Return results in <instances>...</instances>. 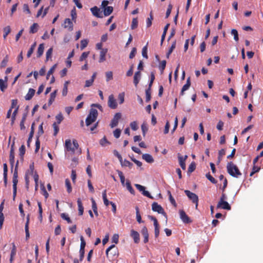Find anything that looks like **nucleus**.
<instances>
[{"mask_svg":"<svg viewBox=\"0 0 263 263\" xmlns=\"http://www.w3.org/2000/svg\"><path fill=\"white\" fill-rule=\"evenodd\" d=\"M227 170L228 173L233 177L238 178L241 175L238 167L232 162H229L227 163Z\"/></svg>","mask_w":263,"mask_h":263,"instance_id":"1","label":"nucleus"},{"mask_svg":"<svg viewBox=\"0 0 263 263\" xmlns=\"http://www.w3.org/2000/svg\"><path fill=\"white\" fill-rule=\"evenodd\" d=\"M98 111L96 109L91 108L88 115L86 119V125L89 126L93 122H95L98 117Z\"/></svg>","mask_w":263,"mask_h":263,"instance_id":"2","label":"nucleus"},{"mask_svg":"<svg viewBox=\"0 0 263 263\" xmlns=\"http://www.w3.org/2000/svg\"><path fill=\"white\" fill-rule=\"evenodd\" d=\"M78 147L79 144L76 140H73L72 144L70 139H67L65 141V148L67 151L71 152L72 153H74Z\"/></svg>","mask_w":263,"mask_h":263,"instance_id":"3","label":"nucleus"},{"mask_svg":"<svg viewBox=\"0 0 263 263\" xmlns=\"http://www.w3.org/2000/svg\"><path fill=\"white\" fill-rule=\"evenodd\" d=\"M184 193L188 198L192 201L194 203L196 204V208H197L198 202V197L194 193L191 192L189 190H185Z\"/></svg>","mask_w":263,"mask_h":263,"instance_id":"4","label":"nucleus"},{"mask_svg":"<svg viewBox=\"0 0 263 263\" xmlns=\"http://www.w3.org/2000/svg\"><path fill=\"white\" fill-rule=\"evenodd\" d=\"M152 209L153 211L157 212L160 214H162L166 217V214L164 212V209L160 205L158 204V203L156 202H153L152 205Z\"/></svg>","mask_w":263,"mask_h":263,"instance_id":"5","label":"nucleus"},{"mask_svg":"<svg viewBox=\"0 0 263 263\" xmlns=\"http://www.w3.org/2000/svg\"><path fill=\"white\" fill-rule=\"evenodd\" d=\"M149 219L154 222V226L155 227V236L157 238L159 235V224L157 219L153 216H148Z\"/></svg>","mask_w":263,"mask_h":263,"instance_id":"6","label":"nucleus"},{"mask_svg":"<svg viewBox=\"0 0 263 263\" xmlns=\"http://www.w3.org/2000/svg\"><path fill=\"white\" fill-rule=\"evenodd\" d=\"M107 104L108 107L111 109H114L117 108L118 104L113 95L109 96Z\"/></svg>","mask_w":263,"mask_h":263,"instance_id":"7","label":"nucleus"},{"mask_svg":"<svg viewBox=\"0 0 263 263\" xmlns=\"http://www.w3.org/2000/svg\"><path fill=\"white\" fill-rule=\"evenodd\" d=\"M136 187L140 191L142 192V194L146 196L147 197L151 199H154V197L150 194V193L147 191H145V187L140 184H135Z\"/></svg>","mask_w":263,"mask_h":263,"instance_id":"8","label":"nucleus"},{"mask_svg":"<svg viewBox=\"0 0 263 263\" xmlns=\"http://www.w3.org/2000/svg\"><path fill=\"white\" fill-rule=\"evenodd\" d=\"M121 118V114L120 112L116 113L114 116L113 119L111 120L110 124V126L111 128L117 126L118 124L119 120Z\"/></svg>","mask_w":263,"mask_h":263,"instance_id":"9","label":"nucleus"},{"mask_svg":"<svg viewBox=\"0 0 263 263\" xmlns=\"http://www.w3.org/2000/svg\"><path fill=\"white\" fill-rule=\"evenodd\" d=\"M217 208L226 210H230L231 209V205L226 201H219Z\"/></svg>","mask_w":263,"mask_h":263,"instance_id":"10","label":"nucleus"},{"mask_svg":"<svg viewBox=\"0 0 263 263\" xmlns=\"http://www.w3.org/2000/svg\"><path fill=\"white\" fill-rule=\"evenodd\" d=\"M14 142H13L11 146V149L9 155V161L11 166V168L12 169L13 167L14 163Z\"/></svg>","mask_w":263,"mask_h":263,"instance_id":"11","label":"nucleus"},{"mask_svg":"<svg viewBox=\"0 0 263 263\" xmlns=\"http://www.w3.org/2000/svg\"><path fill=\"white\" fill-rule=\"evenodd\" d=\"M63 27L65 29H67L68 31H71L73 29V25L72 21L70 18H67L64 20Z\"/></svg>","mask_w":263,"mask_h":263,"instance_id":"12","label":"nucleus"},{"mask_svg":"<svg viewBox=\"0 0 263 263\" xmlns=\"http://www.w3.org/2000/svg\"><path fill=\"white\" fill-rule=\"evenodd\" d=\"M180 217L182 221L185 223H189L192 222L189 217L186 214L185 212L183 210L179 211Z\"/></svg>","mask_w":263,"mask_h":263,"instance_id":"13","label":"nucleus"},{"mask_svg":"<svg viewBox=\"0 0 263 263\" xmlns=\"http://www.w3.org/2000/svg\"><path fill=\"white\" fill-rule=\"evenodd\" d=\"M187 158V156L185 155L184 157L183 158L182 156L180 155V154H178V160L179 162V164L182 168V170H185L186 168L185 166V160Z\"/></svg>","mask_w":263,"mask_h":263,"instance_id":"14","label":"nucleus"},{"mask_svg":"<svg viewBox=\"0 0 263 263\" xmlns=\"http://www.w3.org/2000/svg\"><path fill=\"white\" fill-rule=\"evenodd\" d=\"M130 236L133 238L134 242L138 243L140 241V235L138 232L132 230L130 231Z\"/></svg>","mask_w":263,"mask_h":263,"instance_id":"15","label":"nucleus"},{"mask_svg":"<svg viewBox=\"0 0 263 263\" xmlns=\"http://www.w3.org/2000/svg\"><path fill=\"white\" fill-rule=\"evenodd\" d=\"M141 233L144 237L143 242L144 243H147L148 241L149 234H148V230L145 226H144L142 228V229L141 230Z\"/></svg>","mask_w":263,"mask_h":263,"instance_id":"16","label":"nucleus"},{"mask_svg":"<svg viewBox=\"0 0 263 263\" xmlns=\"http://www.w3.org/2000/svg\"><path fill=\"white\" fill-rule=\"evenodd\" d=\"M108 51V49L107 48H103L100 52V58L99 62L100 63L103 62L106 60L105 56Z\"/></svg>","mask_w":263,"mask_h":263,"instance_id":"17","label":"nucleus"},{"mask_svg":"<svg viewBox=\"0 0 263 263\" xmlns=\"http://www.w3.org/2000/svg\"><path fill=\"white\" fill-rule=\"evenodd\" d=\"M190 85H191L190 78L189 77L187 79L186 84L185 85H184L182 88V89H181V91L180 92V95L183 96L184 94V92L185 91L187 90L189 88Z\"/></svg>","mask_w":263,"mask_h":263,"instance_id":"18","label":"nucleus"},{"mask_svg":"<svg viewBox=\"0 0 263 263\" xmlns=\"http://www.w3.org/2000/svg\"><path fill=\"white\" fill-rule=\"evenodd\" d=\"M29 215H28L27 217V220L25 223V230L26 233V239L27 240L29 237Z\"/></svg>","mask_w":263,"mask_h":263,"instance_id":"19","label":"nucleus"},{"mask_svg":"<svg viewBox=\"0 0 263 263\" xmlns=\"http://www.w3.org/2000/svg\"><path fill=\"white\" fill-rule=\"evenodd\" d=\"M35 90L33 88H29L28 93L25 96V98L26 100H31L34 95Z\"/></svg>","mask_w":263,"mask_h":263,"instance_id":"20","label":"nucleus"},{"mask_svg":"<svg viewBox=\"0 0 263 263\" xmlns=\"http://www.w3.org/2000/svg\"><path fill=\"white\" fill-rule=\"evenodd\" d=\"M90 10L92 13V14L97 17H101L100 16V10L97 6H95L90 9Z\"/></svg>","mask_w":263,"mask_h":263,"instance_id":"21","label":"nucleus"},{"mask_svg":"<svg viewBox=\"0 0 263 263\" xmlns=\"http://www.w3.org/2000/svg\"><path fill=\"white\" fill-rule=\"evenodd\" d=\"M141 77V72L140 71H138L135 72L134 77V83L135 86H137L139 82L140 79Z\"/></svg>","mask_w":263,"mask_h":263,"instance_id":"22","label":"nucleus"},{"mask_svg":"<svg viewBox=\"0 0 263 263\" xmlns=\"http://www.w3.org/2000/svg\"><path fill=\"white\" fill-rule=\"evenodd\" d=\"M34 125H35L34 123H33L32 124V125H31V131L30 132L29 138H28V141H27V146L28 147L30 146V142H31V141L32 140V138L33 134H34Z\"/></svg>","mask_w":263,"mask_h":263,"instance_id":"23","label":"nucleus"},{"mask_svg":"<svg viewBox=\"0 0 263 263\" xmlns=\"http://www.w3.org/2000/svg\"><path fill=\"white\" fill-rule=\"evenodd\" d=\"M77 203L78 205L79 215L81 216L83 214L84 208L80 198L78 199Z\"/></svg>","mask_w":263,"mask_h":263,"instance_id":"24","label":"nucleus"},{"mask_svg":"<svg viewBox=\"0 0 263 263\" xmlns=\"http://www.w3.org/2000/svg\"><path fill=\"white\" fill-rule=\"evenodd\" d=\"M12 250L11 251L10 258V261L11 262H12V261L13 260V258L16 253V246H15L14 243H12Z\"/></svg>","mask_w":263,"mask_h":263,"instance_id":"25","label":"nucleus"},{"mask_svg":"<svg viewBox=\"0 0 263 263\" xmlns=\"http://www.w3.org/2000/svg\"><path fill=\"white\" fill-rule=\"evenodd\" d=\"M142 158L148 163H153L154 160L153 157L148 154H145L142 155Z\"/></svg>","mask_w":263,"mask_h":263,"instance_id":"26","label":"nucleus"},{"mask_svg":"<svg viewBox=\"0 0 263 263\" xmlns=\"http://www.w3.org/2000/svg\"><path fill=\"white\" fill-rule=\"evenodd\" d=\"M58 90H55L53 92L51 93L50 95V99L48 101V105H51L53 102L54 101Z\"/></svg>","mask_w":263,"mask_h":263,"instance_id":"27","label":"nucleus"},{"mask_svg":"<svg viewBox=\"0 0 263 263\" xmlns=\"http://www.w3.org/2000/svg\"><path fill=\"white\" fill-rule=\"evenodd\" d=\"M112 11L113 7L112 6H107L104 9V14L105 16H108Z\"/></svg>","mask_w":263,"mask_h":263,"instance_id":"28","label":"nucleus"},{"mask_svg":"<svg viewBox=\"0 0 263 263\" xmlns=\"http://www.w3.org/2000/svg\"><path fill=\"white\" fill-rule=\"evenodd\" d=\"M39 25L37 23H33L30 28L29 32L30 33H35L38 30Z\"/></svg>","mask_w":263,"mask_h":263,"instance_id":"29","label":"nucleus"},{"mask_svg":"<svg viewBox=\"0 0 263 263\" xmlns=\"http://www.w3.org/2000/svg\"><path fill=\"white\" fill-rule=\"evenodd\" d=\"M44 50V44H41L39 45V46L37 48V57H40L43 53Z\"/></svg>","mask_w":263,"mask_h":263,"instance_id":"30","label":"nucleus"},{"mask_svg":"<svg viewBox=\"0 0 263 263\" xmlns=\"http://www.w3.org/2000/svg\"><path fill=\"white\" fill-rule=\"evenodd\" d=\"M7 88V83L5 82L4 80L0 79V89L4 92Z\"/></svg>","mask_w":263,"mask_h":263,"instance_id":"31","label":"nucleus"},{"mask_svg":"<svg viewBox=\"0 0 263 263\" xmlns=\"http://www.w3.org/2000/svg\"><path fill=\"white\" fill-rule=\"evenodd\" d=\"M3 31H4L3 37L4 39H6L7 37V36L11 32V28H10V26H7L5 27L3 29Z\"/></svg>","mask_w":263,"mask_h":263,"instance_id":"32","label":"nucleus"},{"mask_svg":"<svg viewBox=\"0 0 263 263\" xmlns=\"http://www.w3.org/2000/svg\"><path fill=\"white\" fill-rule=\"evenodd\" d=\"M102 197H103L104 203L106 206H108L109 205V204H110V202H109L107 198L106 190H104L103 191V192L102 193Z\"/></svg>","mask_w":263,"mask_h":263,"instance_id":"33","label":"nucleus"},{"mask_svg":"<svg viewBox=\"0 0 263 263\" xmlns=\"http://www.w3.org/2000/svg\"><path fill=\"white\" fill-rule=\"evenodd\" d=\"M126 188L128 191L133 195H135V190L132 186L129 180H127L126 182Z\"/></svg>","mask_w":263,"mask_h":263,"instance_id":"34","label":"nucleus"},{"mask_svg":"<svg viewBox=\"0 0 263 263\" xmlns=\"http://www.w3.org/2000/svg\"><path fill=\"white\" fill-rule=\"evenodd\" d=\"M65 186L67 188V191L68 193H70L72 191V187L71 186V183L70 180L68 179H66L65 180Z\"/></svg>","mask_w":263,"mask_h":263,"instance_id":"35","label":"nucleus"},{"mask_svg":"<svg viewBox=\"0 0 263 263\" xmlns=\"http://www.w3.org/2000/svg\"><path fill=\"white\" fill-rule=\"evenodd\" d=\"M57 66V64H55L53 65L51 67V68L49 69V70L47 72V76H46V79H48L49 77H50V76L51 74H52L54 72V71Z\"/></svg>","mask_w":263,"mask_h":263,"instance_id":"36","label":"nucleus"},{"mask_svg":"<svg viewBox=\"0 0 263 263\" xmlns=\"http://www.w3.org/2000/svg\"><path fill=\"white\" fill-rule=\"evenodd\" d=\"M231 34L234 36V40L237 42L239 40L238 33V31L235 29H233L231 30Z\"/></svg>","mask_w":263,"mask_h":263,"instance_id":"37","label":"nucleus"},{"mask_svg":"<svg viewBox=\"0 0 263 263\" xmlns=\"http://www.w3.org/2000/svg\"><path fill=\"white\" fill-rule=\"evenodd\" d=\"M91 201H92V210H93V212L95 213V214L97 216H98V211H97V206L95 200L93 198L91 199Z\"/></svg>","mask_w":263,"mask_h":263,"instance_id":"38","label":"nucleus"},{"mask_svg":"<svg viewBox=\"0 0 263 263\" xmlns=\"http://www.w3.org/2000/svg\"><path fill=\"white\" fill-rule=\"evenodd\" d=\"M34 163L32 162L31 164H30L29 166V169L28 170L27 172H26V174H27L28 175H33L34 174Z\"/></svg>","mask_w":263,"mask_h":263,"instance_id":"39","label":"nucleus"},{"mask_svg":"<svg viewBox=\"0 0 263 263\" xmlns=\"http://www.w3.org/2000/svg\"><path fill=\"white\" fill-rule=\"evenodd\" d=\"M153 20V16L152 15V12H151L149 14V17H148L146 20V27H149L151 26L152 24V20Z\"/></svg>","mask_w":263,"mask_h":263,"instance_id":"40","label":"nucleus"},{"mask_svg":"<svg viewBox=\"0 0 263 263\" xmlns=\"http://www.w3.org/2000/svg\"><path fill=\"white\" fill-rule=\"evenodd\" d=\"M61 216L62 219L66 220L68 223H71L72 222V221L71 220L68 214L66 213H62Z\"/></svg>","mask_w":263,"mask_h":263,"instance_id":"41","label":"nucleus"},{"mask_svg":"<svg viewBox=\"0 0 263 263\" xmlns=\"http://www.w3.org/2000/svg\"><path fill=\"white\" fill-rule=\"evenodd\" d=\"M117 173H118V174L120 178V180H121V182L122 184L123 185H124L125 177L123 175V173L121 171H119V170L117 171Z\"/></svg>","mask_w":263,"mask_h":263,"instance_id":"42","label":"nucleus"},{"mask_svg":"<svg viewBox=\"0 0 263 263\" xmlns=\"http://www.w3.org/2000/svg\"><path fill=\"white\" fill-rule=\"evenodd\" d=\"M136 218H137V221L139 223L143 222V221L142 220L141 217V215L139 213V208L138 207H136Z\"/></svg>","mask_w":263,"mask_h":263,"instance_id":"43","label":"nucleus"},{"mask_svg":"<svg viewBox=\"0 0 263 263\" xmlns=\"http://www.w3.org/2000/svg\"><path fill=\"white\" fill-rule=\"evenodd\" d=\"M138 21L137 18H134L132 20L131 28L135 29L138 27Z\"/></svg>","mask_w":263,"mask_h":263,"instance_id":"44","label":"nucleus"},{"mask_svg":"<svg viewBox=\"0 0 263 263\" xmlns=\"http://www.w3.org/2000/svg\"><path fill=\"white\" fill-rule=\"evenodd\" d=\"M226 154V151L224 149H221L218 152V161L219 162H220L222 160V157L225 155Z\"/></svg>","mask_w":263,"mask_h":263,"instance_id":"45","label":"nucleus"},{"mask_svg":"<svg viewBox=\"0 0 263 263\" xmlns=\"http://www.w3.org/2000/svg\"><path fill=\"white\" fill-rule=\"evenodd\" d=\"M206 178L210 180L212 183H214V184H216L217 183V181L213 177H212L211 174H210V173H208L206 174L205 175Z\"/></svg>","mask_w":263,"mask_h":263,"instance_id":"46","label":"nucleus"},{"mask_svg":"<svg viewBox=\"0 0 263 263\" xmlns=\"http://www.w3.org/2000/svg\"><path fill=\"white\" fill-rule=\"evenodd\" d=\"M18 101L17 99H13L11 101V105L10 109L12 110L13 108H16L17 107H19V106L17 105Z\"/></svg>","mask_w":263,"mask_h":263,"instance_id":"47","label":"nucleus"},{"mask_svg":"<svg viewBox=\"0 0 263 263\" xmlns=\"http://www.w3.org/2000/svg\"><path fill=\"white\" fill-rule=\"evenodd\" d=\"M58 125L59 124H57L56 122L53 123V124H52V126L54 129L53 135L54 136H57V134L59 131V127Z\"/></svg>","mask_w":263,"mask_h":263,"instance_id":"48","label":"nucleus"},{"mask_svg":"<svg viewBox=\"0 0 263 263\" xmlns=\"http://www.w3.org/2000/svg\"><path fill=\"white\" fill-rule=\"evenodd\" d=\"M141 129L142 131V134L143 136H145L146 133L148 130V127L147 126V125L145 123H143V124L141 125Z\"/></svg>","mask_w":263,"mask_h":263,"instance_id":"49","label":"nucleus"},{"mask_svg":"<svg viewBox=\"0 0 263 263\" xmlns=\"http://www.w3.org/2000/svg\"><path fill=\"white\" fill-rule=\"evenodd\" d=\"M166 62L165 60L162 61L159 65V69L161 70V73H162L165 68Z\"/></svg>","mask_w":263,"mask_h":263,"instance_id":"50","label":"nucleus"},{"mask_svg":"<svg viewBox=\"0 0 263 263\" xmlns=\"http://www.w3.org/2000/svg\"><path fill=\"white\" fill-rule=\"evenodd\" d=\"M146 94V102H148L151 100V90L149 89H147L145 91Z\"/></svg>","mask_w":263,"mask_h":263,"instance_id":"51","label":"nucleus"},{"mask_svg":"<svg viewBox=\"0 0 263 263\" xmlns=\"http://www.w3.org/2000/svg\"><path fill=\"white\" fill-rule=\"evenodd\" d=\"M130 126L132 130H137L138 129V126L137 121H133L130 123Z\"/></svg>","mask_w":263,"mask_h":263,"instance_id":"52","label":"nucleus"},{"mask_svg":"<svg viewBox=\"0 0 263 263\" xmlns=\"http://www.w3.org/2000/svg\"><path fill=\"white\" fill-rule=\"evenodd\" d=\"M52 51H53V49L52 47L50 48L46 52V61H48L49 58H50L51 57V55H52Z\"/></svg>","mask_w":263,"mask_h":263,"instance_id":"53","label":"nucleus"},{"mask_svg":"<svg viewBox=\"0 0 263 263\" xmlns=\"http://www.w3.org/2000/svg\"><path fill=\"white\" fill-rule=\"evenodd\" d=\"M25 146L24 145H22L19 148V152H20V156L21 157H23L25 153Z\"/></svg>","mask_w":263,"mask_h":263,"instance_id":"54","label":"nucleus"},{"mask_svg":"<svg viewBox=\"0 0 263 263\" xmlns=\"http://www.w3.org/2000/svg\"><path fill=\"white\" fill-rule=\"evenodd\" d=\"M55 118L57 121V124H60L63 120V117L61 113L57 115L55 117Z\"/></svg>","mask_w":263,"mask_h":263,"instance_id":"55","label":"nucleus"},{"mask_svg":"<svg viewBox=\"0 0 263 263\" xmlns=\"http://www.w3.org/2000/svg\"><path fill=\"white\" fill-rule=\"evenodd\" d=\"M147 45H146L143 47L142 50V55L144 58H145L146 59L148 58V55H147Z\"/></svg>","mask_w":263,"mask_h":263,"instance_id":"56","label":"nucleus"},{"mask_svg":"<svg viewBox=\"0 0 263 263\" xmlns=\"http://www.w3.org/2000/svg\"><path fill=\"white\" fill-rule=\"evenodd\" d=\"M8 61V59L7 56H6L3 60V61H2L1 63V65H0L1 68H2L5 67L6 66L7 64Z\"/></svg>","mask_w":263,"mask_h":263,"instance_id":"57","label":"nucleus"},{"mask_svg":"<svg viewBox=\"0 0 263 263\" xmlns=\"http://www.w3.org/2000/svg\"><path fill=\"white\" fill-rule=\"evenodd\" d=\"M87 44H88V41L87 40H82L81 41V46H80L81 49L83 50L87 46Z\"/></svg>","mask_w":263,"mask_h":263,"instance_id":"58","label":"nucleus"},{"mask_svg":"<svg viewBox=\"0 0 263 263\" xmlns=\"http://www.w3.org/2000/svg\"><path fill=\"white\" fill-rule=\"evenodd\" d=\"M196 168V164L195 162H192L190 165H189V167L188 168V172L189 173H192L193 172Z\"/></svg>","mask_w":263,"mask_h":263,"instance_id":"59","label":"nucleus"},{"mask_svg":"<svg viewBox=\"0 0 263 263\" xmlns=\"http://www.w3.org/2000/svg\"><path fill=\"white\" fill-rule=\"evenodd\" d=\"M133 164L132 163L129 162V161L125 159L123 161V163H122V166H128L130 168H131L133 166Z\"/></svg>","mask_w":263,"mask_h":263,"instance_id":"60","label":"nucleus"},{"mask_svg":"<svg viewBox=\"0 0 263 263\" xmlns=\"http://www.w3.org/2000/svg\"><path fill=\"white\" fill-rule=\"evenodd\" d=\"M89 54V52H84L81 54V57H80V61H83L84 60L86 59Z\"/></svg>","mask_w":263,"mask_h":263,"instance_id":"61","label":"nucleus"},{"mask_svg":"<svg viewBox=\"0 0 263 263\" xmlns=\"http://www.w3.org/2000/svg\"><path fill=\"white\" fill-rule=\"evenodd\" d=\"M23 11L26 12L27 14H31V12L30 11L28 5L27 4H24L23 7Z\"/></svg>","mask_w":263,"mask_h":263,"instance_id":"62","label":"nucleus"},{"mask_svg":"<svg viewBox=\"0 0 263 263\" xmlns=\"http://www.w3.org/2000/svg\"><path fill=\"white\" fill-rule=\"evenodd\" d=\"M100 144L102 146H105L106 144H109V142L107 141L105 137H104L100 141Z\"/></svg>","mask_w":263,"mask_h":263,"instance_id":"63","label":"nucleus"},{"mask_svg":"<svg viewBox=\"0 0 263 263\" xmlns=\"http://www.w3.org/2000/svg\"><path fill=\"white\" fill-rule=\"evenodd\" d=\"M121 130L117 128L114 131V136L116 138H119L121 135Z\"/></svg>","mask_w":263,"mask_h":263,"instance_id":"64","label":"nucleus"}]
</instances>
